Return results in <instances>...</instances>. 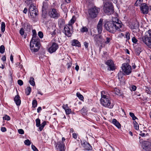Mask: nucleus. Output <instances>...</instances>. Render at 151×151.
Here are the masks:
<instances>
[{"mask_svg":"<svg viewBox=\"0 0 151 151\" xmlns=\"http://www.w3.org/2000/svg\"><path fill=\"white\" fill-rule=\"evenodd\" d=\"M112 20L111 21L106 22L104 24V27L108 31L113 33L116 31H124L125 30L124 26L117 18L113 17Z\"/></svg>","mask_w":151,"mask_h":151,"instance_id":"1","label":"nucleus"},{"mask_svg":"<svg viewBox=\"0 0 151 151\" xmlns=\"http://www.w3.org/2000/svg\"><path fill=\"white\" fill-rule=\"evenodd\" d=\"M103 9L105 13L107 14H111L113 12L114 9L111 2L108 1L104 4Z\"/></svg>","mask_w":151,"mask_h":151,"instance_id":"2","label":"nucleus"},{"mask_svg":"<svg viewBox=\"0 0 151 151\" xmlns=\"http://www.w3.org/2000/svg\"><path fill=\"white\" fill-rule=\"evenodd\" d=\"M34 40V42H32V44L31 42L32 40H31L30 44V50L32 52H36L38 51L40 49V39L35 40Z\"/></svg>","mask_w":151,"mask_h":151,"instance_id":"3","label":"nucleus"},{"mask_svg":"<svg viewBox=\"0 0 151 151\" xmlns=\"http://www.w3.org/2000/svg\"><path fill=\"white\" fill-rule=\"evenodd\" d=\"M100 101L101 104L105 107L112 108L113 106L112 105H111L110 100L108 96H103L102 97H101Z\"/></svg>","mask_w":151,"mask_h":151,"instance_id":"4","label":"nucleus"},{"mask_svg":"<svg viewBox=\"0 0 151 151\" xmlns=\"http://www.w3.org/2000/svg\"><path fill=\"white\" fill-rule=\"evenodd\" d=\"M100 9L94 6L88 9V13L90 17L93 19L96 17L100 11Z\"/></svg>","mask_w":151,"mask_h":151,"instance_id":"5","label":"nucleus"},{"mask_svg":"<svg viewBox=\"0 0 151 151\" xmlns=\"http://www.w3.org/2000/svg\"><path fill=\"white\" fill-rule=\"evenodd\" d=\"M122 68L124 75H129L132 72L131 66L127 63L123 64Z\"/></svg>","mask_w":151,"mask_h":151,"instance_id":"6","label":"nucleus"},{"mask_svg":"<svg viewBox=\"0 0 151 151\" xmlns=\"http://www.w3.org/2000/svg\"><path fill=\"white\" fill-rule=\"evenodd\" d=\"M73 26L66 25L64 27V33L68 37H70L73 33Z\"/></svg>","mask_w":151,"mask_h":151,"instance_id":"7","label":"nucleus"},{"mask_svg":"<svg viewBox=\"0 0 151 151\" xmlns=\"http://www.w3.org/2000/svg\"><path fill=\"white\" fill-rule=\"evenodd\" d=\"M29 11L31 17L35 18L37 15V11L34 4H32L29 6Z\"/></svg>","mask_w":151,"mask_h":151,"instance_id":"8","label":"nucleus"},{"mask_svg":"<svg viewBox=\"0 0 151 151\" xmlns=\"http://www.w3.org/2000/svg\"><path fill=\"white\" fill-rule=\"evenodd\" d=\"M94 36V40L96 45H99L100 44H102L104 42V40L101 36L96 35Z\"/></svg>","mask_w":151,"mask_h":151,"instance_id":"9","label":"nucleus"},{"mask_svg":"<svg viewBox=\"0 0 151 151\" xmlns=\"http://www.w3.org/2000/svg\"><path fill=\"white\" fill-rule=\"evenodd\" d=\"M49 14L51 18L55 19L58 18L60 16L57 10L55 9H50L49 11Z\"/></svg>","mask_w":151,"mask_h":151,"instance_id":"10","label":"nucleus"},{"mask_svg":"<svg viewBox=\"0 0 151 151\" xmlns=\"http://www.w3.org/2000/svg\"><path fill=\"white\" fill-rule=\"evenodd\" d=\"M146 34L145 36L142 38H140V40L141 42H142L147 46L151 40V37L148 35L149 34V30L146 33Z\"/></svg>","mask_w":151,"mask_h":151,"instance_id":"11","label":"nucleus"},{"mask_svg":"<svg viewBox=\"0 0 151 151\" xmlns=\"http://www.w3.org/2000/svg\"><path fill=\"white\" fill-rule=\"evenodd\" d=\"M140 10L141 13L144 14H147L148 13L149 7L145 3L141 4Z\"/></svg>","mask_w":151,"mask_h":151,"instance_id":"12","label":"nucleus"},{"mask_svg":"<svg viewBox=\"0 0 151 151\" xmlns=\"http://www.w3.org/2000/svg\"><path fill=\"white\" fill-rule=\"evenodd\" d=\"M105 63L108 66V70H114L115 69V67L112 60H107Z\"/></svg>","mask_w":151,"mask_h":151,"instance_id":"13","label":"nucleus"},{"mask_svg":"<svg viewBox=\"0 0 151 151\" xmlns=\"http://www.w3.org/2000/svg\"><path fill=\"white\" fill-rule=\"evenodd\" d=\"M58 48V45L56 43L53 42L50 47L48 49V51L49 52L52 53L56 51Z\"/></svg>","mask_w":151,"mask_h":151,"instance_id":"14","label":"nucleus"},{"mask_svg":"<svg viewBox=\"0 0 151 151\" xmlns=\"http://www.w3.org/2000/svg\"><path fill=\"white\" fill-rule=\"evenodd\" d=\"M56 147L57 149H59L60 151H65V144L61 142H57Z\"/></svg>","mask_w":151,"mask_h":151,"instance_id":"15","label":"nucleus"},{"mask_svg":"<svg viewBox=\"0 0 151 151\" xmlns=\"http://www.w3.org/2000/svg\"><path fill=\"white\" fill-rule=\"evenodd\" d=\"M129 27L132 29H135L138 28L139 26V23L136 21H132L130 22L129 24Z\"/></svg>","mask_w":151,"mask_h":151,"instance_id":"16","label":"nucleus"},{"mask_svg":"<svg viewBox=\"0 0 151 151\" xmlns=\"http://www.w3.org/2000/svg\"><path fill=\"white\" fill-rule=\"evenodd\" d=\"M82 145L86 150H91L92 149V147L90 145L86 142H84Z\"/></svg>","mask_w":151,"mask_h":151,"instance_id":"17","label":"nucleus"},{"mask_svg":"<svg viewBox=\"0 0 151 151\" xmlns=\"http://www.w3.org/2000/svg\"><path fill=\"white\" fill-rule=\"evenodd\" d=\"M14 100L17 106H19L20 105L21 103V101L20 99V97L18 95H17L15 96Z\"/></svg>","mask_w":151,"mask_h":151,"instance_id":"18","label":"nucleus"},{"mask_svg":"<svg viewBox=\"0 0 151 151\" xmlns=\"http://www.w3.org/2000/svg\"><path fill=\"white\" fill-rule=\"evenodd\" d=\"M32 32L33 33V36L32 38V42H31V44H32V42L33 41L34 42L35 40H37V39H40L37 36V34L36 33V30L35 29L33 30L32 31Z\"/></svg>","mask_w":151,"mask_h":151,"instance_id":"19","label":"nucleus"},{"mask_svg":"<svg viewBox=\"0 0 151 151\" xmlns=\"http://www.w3.org/2000/svg\"><path fill=\"white\" fill-rule=\"evenodd\" d=\"M71 45L73 46H76L80 47L81 46L80 43L76 40H73L72 41Z\"/></svg>","mask_w":151,"mask_h":151,"instance_id":"20","label":"nucleus"},{"mask_svg":"<svg viewBox=\"0 0 151 151\" xmlns=\"http://www.w3.org/2000/svg\"><path fill=\"white\" fill-rule=\"evenodd\" d=\"M112 123L118 128H120L121 125L115 119H114L112 121Z\"/></svg>","mask_w":151,"mask_h":151,"instance_id":"21","label":"nucleus"},{"mask_svg":"<svg viewBox=\"0 0 151 151\" xmlns=\"http://www.w3.org/2000/svg\"><path fill=\"white\" fill-rule=\"evenodd\" d=\"M76 20V18L75 16H73L72 17V18L70 19L68 22V24L67 25L72 26V25L75 22Z\"/></svg>","mask_w":151,"mask_h":151,"instance_id":"22","label":"nucleus"},{"mask_svg":"<svg viewBox=\"0 0 151 151\" xmlns=\"http://www.w3.org/2000/svg\"><path fill=\"white\" fill-rule=\"evenodd\" d=\"M58 23L60 27H61L65 24L64 20L62 19H59Z\"/></svg>","mask_w":151,"mask_h":151,"instance_id":"23","label":"nucleus"},{"mask_svg":"<svg viewBox=\"0 0 151 151\" xmlns=\"http://www.w3.org/2000/svg\"><path fill=\"white\" fill-rule=\"evenodd\" d=\"M113 92L115 94L118 95H121V92L120 90L116 88H115L113 91Z\"/></svg>","mask_w":151,"mask_h":151,"instance_id":"24","label":"nucleus"},{"mask_svg":"<svg viewBox=\"0 0 151 151\" xmlns=\"http://www.w3.org/2000/svg\"><path fill=\"white\" fill-rule=\"evenodd\" d=\"M87 110L86 108L83 107L81 110V112L83 115H85L87 114Z\"/></svg>","mask_w":151,"mask_h":151,"instance_id":"25","label":"nucleus"},{"mask_svg":"<svg viewBox=\"0 0 151 151\" xmlns=\"http://www.w3.org/2000/svg\"><path fill=\"white\" fill-rule=\"evenodd\" d=\"M29 82L30 85L32 86H34L35 85V83L34 81V79L32 77H30Z\"/></svg>","mask_w":151,"mask_h":151,"instance_id":"26","label":"nucleus"},{"mask_svg":"<svg viewBox=\"0 0 151 151\" xmlns=\"http://www.w3.org/2000/svg\"><path fill=\"white\" fill-rule=\"evenodd\" d=\"M124 75V73H123V72H122L121 71H120L118 74V78L119 80H120V81H121V79L123 76V75Z\"/></svg>","mask_w":151,"mask_h":151,"instance_id":"27","label":"nucleus"},{"mask_svg":"<svg viewBox=\"0 0 151 151\" xmlns=\"http://www.w3.org/2000/svg\"><path fill=\"white\" fill-rule=\"evenodd\" d=\"M31 91V88L30 87H27L25 89V93L27 95H29Z\"/></svg>","mask_w":151,"mask_h":151,"instance_id":"28","label":"nucleus"},{"mask_svg":"<svg viewBox=\"0 0 151 151\" xmlns=\"http://www.w3.org/2000/svg\"><path fill=\"white\" fill-rule=\"evenodd\" d=\"M63 108L65 110V113L66 114H69L71 112V109L69 108L66 109L65 106H63Z\"/></svg>","mask_w":151,"mask_h":151,"instance_id":"29","label":"nucleus"},{"mask_svg":"<svg viewBox=\"0 0 151 151\" xmlns=\"http://www.w3.org/2000/svg\"><path fill=\"white\" fill-rule=\"evenodd\" d=\"M46 124V122L45 121H44L41 124V125L40 126L39 129L40 131H41L45 125Z\"/></svg>","mask_w":151,"mask_h":151,"instance_id":"30","label":"nucleus"},{"mask_svg":"<svg viewBox=\"0 0 151 151\" xmlns=\"http://www.w3.org/2000/svg\"><path fill=\"white\" fill-rule=\"evenodd\" d=\"M97 28L99 33H101L102 30V25L97 24Z\"/></svg>","mask_w":151,"mask_h":151,"instance_id":"31","label":"nucleus"},{"mask_svg":"<svg viewBox=\"0 0 151 151\" xmlns=\"http://www.w3.org/2000/svg\"><path fill=\"white\" fill-rule=\"evenodd\" d=\"M136 54L137 55H139L140 54V53L142 51L140 47L137 48L135 49V50Z\"/></svg>","mask_w":151,"mask_h":151,"instance_id":"32","label":"nucleus"},{"mask_svg":"<svg viewBox=\"0 0 151 151\" xmlns=\"http://www.w3.org/2000/svg\"><path fill=\"white\" fill-rule=\"evenodd\" d=\"M5 25L4 22H2L1 23V31L4 32L5 30Z\"/></svg>","mask_w":151,"mask_h":151,"instance_id":"33","label":"nucleus"},{"mask_svg":"<svg viewBox=\"0 0 151 151\" xmlns=\"http://www.w3.org/2000/svg\"><path fill=\"white\" fill-rule=\"evenodd\" d=\"M77 96L81 101H83L84 99L83 96L79 92L76 93Z\"/></svg>","mask_w":151,"mask_h":151,"instance_id":"34","label":"nucleus"},{"mask_svg":"<svg viewBox=\"0 0 151 151\" xmlns=\"http://www.w3.org/2000/svg\"><path fill=\"white\" fill-rule=\"evenodd\" d=\"M143 0H137L136 3L135 4V5L136 6H139L142 2Z\"/></svg>","mask_w":151,"mask_h":151,"instance_id":"35","label":"nucleus"},{"mask_svg":"<svg viewBox=\"0 0 151 151\" xmlns=\"http://www.w3.org/2000/svg\"><path fill=\"white\" fill-rule=\"evenodd\" d=\"M134 127L136 130H138L139 129V126L138 124L136 121H134Z\"/></svg>","mask_w":151,"mask_h":151,"instance_id":"36","label":"nucleus"},{"mask_svg":"<svg viewBox=\"0 0 151 151\" xmlns=\"http://www.w3.org/2000/svg\"><path fill=\"white\" fill-rule=\"evenodd\" d=\"M36 125L37 127H39L40 126V121L39 119H37L35 120Z\"/></svg>","mask_w":151,"mask_h":151,"instance_id":"37","label":"nucleus"},{"mask_svg":"<svg viewBox=\"0 0 151 151\" xmlns=\"http://www.w3.org/2000/svg\"><path fill=\"white\" fill-rule=\"evenodd\" d=\"M88 30V29L86 27H83L81 29V31L82 32H87Z\"/></svg>","mask_w":151,"mask_h":151,"instance_id":"38","label":"nucleus"},{"mask_svg":"<svg viewBox=\"0 0 151 151\" xmlns=\"http://www.w3.org/2000/svg\"><path fill=\"white\" fill-rule=\"evenodd\" d=\"M5 50V47L3 45H1L0 47V52L1 53H3Z\"/></svg>","mask_w":151,"mask_h":151,"instance_id":"39","label":"nucleus"},{"mask_svg":"<svg viewBox=\"0 0 151 151\" xmlns=\"http://www.w3.org/2000/svg\"><path fill=\"white\" fill-rule=\"evenodd\" d=\"M37 101L36 100H33L32 101V107L34 108H35L37 107Z\"/></svg>","mask_w":151,"mask_h":151,"instance_id":"40","label":"nucleus"},{"mask_svg":"<svg viewBox=\"0 0 151 151\" xmlns=\"http://www.w3.org/2000/svg\"><path fill=\"white\" fill-rule=\"evenodd\" d=\"M129 114L130 116L132 117L133 120H135L137 119V117L135 116L134 114L133 113L130 112Z\"/></svg>","mask_w":151,"mask_h":151,"instance_id":"41","label":"nucleus"},{"mask_svg":"<svg viewBox=\"0 0 151 151\" xmlns=\"http://www.w3.org/2000/svg\"><path fill=\"white\" fill-rule=\"evenodd\" d=\"M24 143L25 145L29 146L31 144V142L29 139H27L25 140Z\"/></svg>","mask_w":151,"mask_h":151,"instance_id":"42","label":"nucleus"},{"mask_svg":"<svg viewBox=\"0 0 151 151\" xmlns=\"http://www.w3.org/2000/svg\"><path fill=\"white\" fill-rule=\"evenodd\" d=\"M106 40V41L104 42L105 44H107L110 42L111 39L110 37H107Z\"/></svg>","mask_w":151,"mask_h":151,"instance_id":"43","label":"nucleus"},{"mask_svg":"<svg viewBox=\"0 0 151 151\" xmlns=\"http://www.w3.org/2000/svg\"><path fill=\"white\" fill-rule=\"evenodd\" d=\"M38 35L40 38H42L43 37V33L41 32L40 31L38 33Z\"/></svg>","mask_w":151,"mask_h":151,"instance_id":"44","label":"nucleus"},{"mask_svg":"<svg viewBox=\"0 0 151 151\" xmlns=\"http://www.w3.org/2000/svg\"><path fill=\"white\" fill-rule=\"evenodd\" d=\"M3 119L4 120H9L10 119V117L7 115H6L4 116L3 117Z\"/></svg>","mask_w":151,"mask_h":151,"instance_id":"45","label":"nucleus"},{"mask_svg":"<svg viewBox=\"0 0 151 151\" xmlns=\"http://www.w3.org/2000/svg\"><path fill=\"white\" fill-rule=\"evenodd\" d=\"M130 33L129 32H126L125 34L126 37L127 39L129 40L130 39Z\"/></svg>","mask_w":151,"mask_h":151,"instance_id":"46","label":"nucleus"},{"mask_svg":"<svg viewBox=\"0 0 151 151\" xmlns=\"http://www.w3.org/2000/svg\"><path fill=\"white\" fill-rule=\"evenodd\" d=\"M137 88V87L136 86H134V85H132L131 86V91H135Z\"/></svg>","mask_w":151,"mask_h":151,"instance_id":"47","label":"nucleus"},{"mask_svg":"<svg viewBox=\"0 0 151 151\" xmlns=\"http://www.w3.org/2000/svg\"><path fill=\"white\" fill-rule=\"evenodd\" d=\"M24 31L23 28H21L20 31H19V33L21 35H24Z\"/></svg>","mask_w":151,"mask_h":151,"instance_id":"48","label":"nucleus"},{"mask_svg":"<svg viewBox=\"0 0 151 151\" xmlns=\"http://www.w3.org/2000/svg\"><path fill=\"white\" fill-rule=\"evenodd\" d=\"M18 84L20 86L22 85L23 84V81L21 80H19L17 81Z\"/></svg>","mask_w":151,"mask_h":151,"instance_id":"49","label":"nucleus"},{"mask_svg":"<svg viewBox=\"0 0 151 151\" xmlns=\"http://www.w3.org/2000/svg\"><path fill=\"white\" fill-rule=\"evenodd\" d=\"M78 134L76 133H74L72 134V137L74 139H76L77 138Z\"/></svg>","mask_w":151,"mask_h":151,"instance_id":"50","label":"nucleus"},{"mask_svg":"<svg viewBox=\"0 0 151 151\" xmlns=\"http://www.w3.org/2000/svg\"><path fill=\"white\" fill-rule=\"evenodd\" d=\"M32 148L34 151H39L35 146L33 145H32Z\"/></svg>","mask_w":151,"mask_h":151,"instance_id":"51","label":"nucleus"},{"mask_svg":"<svg viewBox=\"0 0 151 151\" xmlns=\"http://www.w3.org/2000/svg\"><path fill=\"white\" fill-rule=\"evenodd\" d=\"M18 132L19 134H23L24 133V131L22 129H20L18 130Z\"/></svg>","mask_w":151,"mask_h":151,"instance_id":"52","label":"nucleus"},{"mask_svg":"<svg viewBox=\"0 0 151 151\" xmlns=\"http://www.w3.org/2000/svg\"><path fill=\"white\" fill-rule=\"evenodd\" d=\"M143 148L147 151H149L150 150V148L148 145V144L147 146H145L144 147H143Z\"/></svg>","mask_w":151,"mask_h":151,"instance_id":"53","label":"nucleus"},{"mask_svg":"<svg viewBox=\"0 0 151 151\" xmlns=\"http://www.w3.org/2000/svg\"><path fill=\"white\" fill-rule=\"evenodd\" d=\"M25 2L27 5H31L32 3V0H26Z\"/></svg>","mask_w":151,"mask_h":151,"instance_id":"54","label":"nucleus"},{"mask_svg":"<svg viewBox=\"0 0 151 151\" xmlns=\"http://www.w3.org/2000/svg\"><path fill=\"white\" fill-rule=\"evenodd\" d=\"M132 42L134 43H136L137 42V40L135 37H133L132 39Z\"/></svg>","mask_w":151,"mask_h":151,"instance_id":"55","label":"nucleus"},{"mask_svg":"<svg viewBox=\"0 0 151 151\" xmlns=\"http://www.w3.org/2000/svg\"><path fill=\"white\" fill-rule=\"evenodd\" d=\"M83 44L86 48H88V43L87 42H84Z\"/></svg>","mask_w":151,"mask_h":151,"instance_id":"56","label":"nucleus"},{"mask_svg":"<svg viewBox=\"0 0 151 151\" xmlns=\"http://www.w3.org/2000/svg\"><path fill=\"white\" fill-rule=\"evenodd\" d=\"M103 19H100L98 23V25H102Z\"/></svg>","mask_w":151,"mask_h":151,"instance_id":"57","label":"nucleus"},{"mask_svg":"<svg viewBox=\"0 0 151 151\" xmlns=\"http://www.w3.org/2000/svg\"><path fill=\"white\" fill-rule=\"evenodd\" d=\"M101 97H102L103 96H106V93H105V92L104 91H101Z\"/></svg>","mask_w":151,"mask_h":151,"instance_id":"58","label":"nucleus"},{"mask_svg":"<svg viewBox=\"0 0 151 151\" xmlns=\"http://www.w3.org/2000/svg\"><path fill=\"white\" fill-rule=\"evenodd\" d=\"M6 129L5 127H2L1 128V130L3 132H4L6 131Z\"/></svg>","mask_w":151,"mask_h":151,"instance_id":"59","label":"nucleus"},{"mask_svg":"<svg viewBox=\"0 0 151 151\" xmlns=\"http://www.w3.org/2000/svg\"><path fill=\"white\" fill-rule=\"evenodd\" d=\"M1 60L4 61H6V57L5 55H4L1 58Z\"/></svg>","mask_w":151,"mask_h":151,"instance_id":"60","label":"nucleus"},{"mask_svg":"<svg viewBox=\"0 0 151 151\" xmlns=\"http://www.w3.org/2000/svg\"><path fill=\"white\" fill-rule=\"evenodd\" d=\"M139 135L142 137H144L145 135V134L144 133L142 132L141 131L140 133L139 134Z\"/></svg>","mask_w":151,"mask_h":151,"instance_id":"61","label":"nucleus"},{"mask_svg":"<svg viewBox=\"0 0 151 151\" xmlns=\"http://www.w3.org/2000/svg\"><path fill=\"white\" fill-rule=\"evenodd\" d=\"M27 12V9L26 8H25L23 11V12L25 14H26Z\"/></svg>","mask_w":151,"mask_h":151,"instance_id":"62","label":"nucleus"},{"mask_svg":"<svg viewBox=\"0 0 151 151\" xmlns=\"http://www.w3.org/2000/svg\"><path fill=\"white\" fill-rule=\"evenodd\" d=\"M42 110V108L41 107H39L37 109V112L39 113L40 111Z\"/></svg>","mask_w":151,"mask_h":151,"instance_id":"63","label":"nucleus"},{"mask_svg":"<svg viewBox=\"0 0 151 151\" xmlns=\"http://www.w3.org/2000/svg\"><path fill=\"white\" fill-rule=\"evenodd\" d=\"M10 60H11V61L12 62H13V56L12 55H11L10 56Z\"/></svg>","mask_w":151,"mask_h":151,"instance_id":"64","label":"nucleus"}]
</instances>
